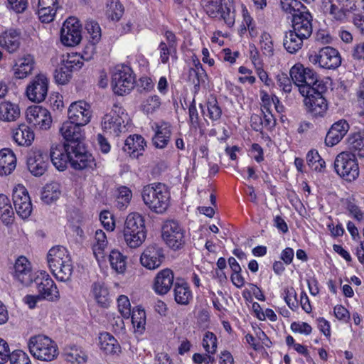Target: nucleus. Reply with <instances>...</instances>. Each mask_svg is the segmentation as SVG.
Masks as SVG:
<instances>
[{
	"label": "nucleus",
	"mask_w": 364,
	"mask_h": 364,
	"mask_svg": "<svg viewBox=\"0 0 364 364\" xmlns=\"http://www.w3.org/2000/svg\"><path fill=\"white\" fill-rule=\"evenodd\" d=\"M50 157L53 166L59 171H64L68 163L75 170H93L97 166L92 155H83L74 149L72 151L62 143L52 145Z\"/></svg>",
	"instance_id": "f257e3e1"
},
{
	"label": "nucleus",
	"mask_w": 364,
	"mask_h": 364,
	"mask_svg": "<svg viewBox=\"0 0 364 364\" xmlns=\"http://www.w3.org/2000/svg\"><path fill=\"white\" fill-rule=\"evenodd\" d=\"M141 197L144 204L156 214L164 213L170 205V189L163 183H153L144 186Z\"/></svg>",
	"instance_id": "f03ea898"
},
{
	"label": "nucleus",
	"mask_w": 364,
	"mask_h": 364,
	"mask_svg": "<svg viewBox=\"0 0 364 364\" xmlns=\"http://www.w3.org/2000/svg\"><path fill=\"white\" fill-rule=\"evenodd\" d=\"M47 261L49 268L58 280L68 282L70 279L73 266L70 255L65 247H52L48 251Z\"/></svg>",
	"instance_id": "7ed1b4c3"
},
{
	"label": "nucleus",
	"mask_w": 364,
	"mask_h": 364,
	"mask_svg": "<svg viewBox=\"0 0 364 364\" xmlns=\"http://www.w3.org/2000/svg\"><path fill=\"white\" fill-rule=\"evenodd\" d=\"M290 77L301 95L314 92L320 84H326L319 78L313 69L305 68L302 64H295L289 71Z\"/></svg>",
	"instance_id": "20e7f679"
},
{
	"label": "nucleus",
	"mask_w": 364,
	"mask_h": 364,
	"mask_svg": "<svg viewBox=\"0 0 364 364\" xmlns=\"http://www.w3.org/2000/svg\"><path fill=\"white\" fill-rule=\"evenodd\" d=\"M123 235L129 247L136 248L141 246L146 237L144 217L137 213H129L124 223Z\"/></svg>",
	"instance_id": "39448f33"
},
{
	"label": "nucleus",
	"mask_w": 364,
	"mask_h": 364,
	"mask_svg": "<svg viewBox=\"0 0 364 364\" xmlns=\"http://www.w3.org/2000/svg\"><path fill=\"white\" fill-rule=\"evenodd\" d=\"M28 347L31 354L39 360L50 362L58 355L56 343L49 337L43 335L31 337L28 342Z\"/></svg>",
	"instance_id": "423d86ee"
},
{
	"label": "nucleus",
	"mask_w": 364,
	"mask_h": 364,
	"mask_svg": "<svg viewBox=\"0 0 364 364\" xmlns=\"http://www.w3.org/2000/svg\"><path fill=\"white\" fill-rule=\"evenodd\" d=\"M80 124L66 121L60 128V132L63 137L68 149L77 151L83 155H92L87 150L84 143L85 136Z\"/></svg>",
	"instance_id": "0eeeda50"
},
{
	"label": "nucleus",
	"mask_w": 364,
	"mask_h": 364,
	"mask_svg": "<svg viewBox=\"0 0 364 364\" xmlns=\"http://www.w3.org/2000/svg\"><path fill=\"white\" fill-rule=\"evenodd\" d=\"M135 84L132 69L127 65H117L112 73L111 86L114 94L123 96L130 92Z\"/></svg>",
	"instance_id": "6e6552de"
},
{
	"label": "nucleus",
	"mask_w": 364,
	"mask_h": 364,
	"mask_svg": "<svg viewBox=\"0 0 364 364\" xmlns=\"http://www.w3.org/2000/svg\"><path fill=\"white\" fill-rule=\"evenodd\" d=\"M326 84H320L314 92L304 94V103L307 114L314 118L323 117L328 109V102L323 97L327 91Z\"/></svg>",
	"instance_id": "1a4fd4ad"
},
{
	"label": "nucleus",
	"mask_w": 364,
	"mask_h": 364,
	"mask_svg": "<svg viewBox=\"0 0 364 364\" xmlns=\"http://www.w3.org/2000/svg\"><path fill=\"white\" fill-rule=\"evenodd\" d=\"M336 172L347 181H353L359 176L356 156L350 151H343L337 155L334 161Z\"/></svg>",
	"instance_id": "9d476101"
},
{
	"label": "nucleus",
	"mask_w": 364,
	"mask_h": 364,
	"mask_svg": "<svg viewBox=\"0 0 364 364\" xmlns=\"http://www.w3.org/2000/svg\"><path fill=\"white\" fill-rule=\"evenodd\" d=\"M127 114L121 107L114 105L112 110L106 114L102 122V128L106 133L118 136L125 129V120Z\"/></svg>",
	"instance_id": "9b49d317"
},
{
	"label": "nucleus",
	"mask_w": 364,
	"mask_h": 364,
	"mask_svg": "<svg viewBox=\"0 0 364 364\" xmlns=\"http://www.w3.org/2000/svg\"><path fill=\"white\" fill-rule=\"evenodd\" d=\"M162 237L167 245L173 250L181 249L185 245V231L173 220H167L162 227Z\"/></svg>",
	"instance_id": "f8f14e48"
},
{
	"label": "nucleus",
	"mask_w": 364,
	"mask_h": 364,
	"mask_svg": "<svg viewBox=\"0 0 364 364\" xmlns=\"http://www.w3.org/2000/svg\"><path fill=\"white\" fill-rule=\"evenodd\" d=\"M80 57L77 55H68L63 59L60 65L55 69L54 77L57 83L65 85L70 81L72 73L78 70L83 65Z\"/></svg>",
	"instance_id": "ddd939ff"
},
{
	"label": "nucleus",
	"mask_w": 364,
	"mask_h": 364,
	"mask_svg": "<svg viewBox=\"0 0 364 364\" xmlns=\"http://www.w3.org/2000/svg\"><path fill=\"white\" fill-rule=\"evenodd\" d=\"M34 282L41 299L50 301H57L59 299L58 288L54 281L46 272H41Z\"/></svg>",
	"instance_id": "4468645a"
},
{
	"label": "nucleus",
	"mask_w": 364,
	"mask_h": 364,
	"mask_svg": "<svg viewBox=\"0 0 364 364\" xmlns=\"http://www.w3.org/2000/svg\"><path fill=\"white\" fill-rule=\"evenodd\" d=\"M13 202L17 215L22 219L28 218L33 210L31 200L26 188L18 186L13 191Z\"/></svg>",
	"instance_id": "2eb2a0df"
},
{
	"label": "nucleus",
	"mask_w": 364,
	"mask_h": 364,
	"mask_svg": "<svg viewBox=\"0 0 364 364\" xmlns=\"http://www.w3.org/2000/svg\"><path fill=\"white\" fill-rule=\"evenodd\" d=\"M48 79L43 74L35 76L26 87L28 98L34 102H41L45 100L48 90Z\"/></svg>",
	"instance_id": "dca6fc26"
},
{
	"label": "nucleus",
	"mask_w": 364,
	"mask_h": 364,
	"mask_svg": "<svg viewBox=\"0 0 364 364\" xmlns=\"http://www.w3.org/2000/svg\"><path fill=\"white\" fill-rule=\"evenodd\" d=\"M26 120L33 126L43 130L50 127L52 118L50 112L40 105L31 106L26 109Z\"/></svg>",
	"instance_id": "f3484780"
},
{
	"label": "nucleus",
	"mask_w": 364,
	"mask_h": 364,
	"mask_svg": "<svg viewBox=\"0 0 364 364\" xmlns=\"http://www.w3.org/2000/svg\"><path fill=\"white\" fill-rule=\"evenodd\" d=\"M310 60L314 63H318L320 67L326 69H335L341 64L339 52L330 46L321 48L318 54L310 57Z\"/></svg>",
	"instance_id": "a211bd4d"
},
{
	"label": "nucleus",
	"mask_w": 364,
	"mask_h": 364,
	"mask_svg": "<svg viewBox=\"0 0 364 364\" xmlns=\"http://www.w3.org/2000/svg\"><path fill=\"white\" fill-rule=\"evenodd\" d=\"M81 31L78 21L75 17L68 18L60 30V41L67 46L77 45L81 41Z\"/></svg>",
	"instance_id": "6ab92c4d"
},
{
	"label": "nucleus",
	"mask_w": 364,
	"mask_h": 364,
	"mask_svg": "<svg viewBox=\"0 0 364 364\" xmlns=\"http://www.w3.org/2000/svg\"><path fill=\"white\" fill-rule=\"evenodd\" d=\"M68 121L85 126L92 117L90 105L85 101L73 102L68 108Z\"/></svg>",
	"instance_id": "aec40b11"
},
{
	"label": "nucleus",
	"mask_w": 364,
	"mask_h": 364,
	"mask_svg": "<svg viewBox=\"0 0 364 364\" xmlns=\"http://www.w3.org/2000/svg\"><path fill=\"white\" fill-rule=\"evenodd\" d=\"M48 166V156L42 150H32L27 158V166L29 171L35 176H42Z\"/></svg>",
	"instance_id": "412c9836"
},
{
	"label": "nucleus",
	"mask_w": 364,
	"mask_h": 364,
	"mask_svg": "<svg viewBox=\"0 0 364 364\" xmlns=\"http://www.w3.org/2000/svg\"><path fill=\"white\" fill-rule=\"evenodd\" d=\"M164 258L163 249L156 245H152L144 250L140 262L146 269H155L161 266Z\"/></svg>",
	"instance_id": "4be33fe9"
},
{
	"label": "nucleus",
	"mask_w": 364,
	"mask_h": 364,
	"mask_svg": "<svg viewBox=\"0 0 364 364\" xmlns=\"http://www.w3.org/2000/svg\"><path fill=\"white\" fill-rule=\"evenodd\" d=\"M312 16L309 10L302 11L301 14L297 13L292 18V31L301 36L305 40L308 39L312 34Z\"/></svg>",
	"instance_id": "5701e85b"
},
{
	"label": "nucleus",
	"mask_w": 364,
	"mask_h": 364,
	"mask_svg": "<svg viewBox=\"0 0 364 364\" xmlns=\"http://www.w3.org/2000/svg\"><path fill=\"white\" fill-rule=\"evenodd\" d=\"M166 42L161 41L158 47L160 54V60L163 64H167L169 57L176 59L178 41L176 35L171 31H166L164 33Z\"/></svg>",
	"instance_id": "b1692460"
},
{
	"label": "nucleus",
	"mask_w": 364,
	"mask_h": 364,
	"mask_svg": "<svg viewBox=\"0 0 364 364\" xmlns=\"http://www.w3.org/2000/svg\"><path fill=\"white\" fill-rule=\"evenodd\" d=\"M174 274L171 269H164L159 272L154 278L153 289L159 295L166 294L174 285Z\"/></svg>",
	"instance_id": "393cba45"
},
{
	"label": "nucleus",
	"mask_w": 364,
	"mask_h": 364,
	"mask_svg": "<svg viewBox=\"0 0 364 364\" xmlns=\"http://www.w3.org/2000/svg\"><path fill=\"white\" fill-rule=\"evenodd\" d=\"M322 11L329 18L337 22L343 23L348 20L349 14L351 13L343 6L336 4L331 0H324L321 6Z\"/></svg>",
	"instance_id": "a878e982"
},
{
	"label": "nucleus",
	"mask_w": 364,
	"mask_h": 364,
	"mask_svg": "<svg viewBox=\"0 0 364 364\" xmlns=\"http://www.w3.org/2000/svg\"><path fill=\"white\" fill-rule=\"evenodd\" d=\"M349 129L348 123L341 119L335 122L326 134L325 144L328 146H333L341 141Z\"/></svg>",
	"instance_id": "bb28decb"
},
{
	"label": "nucleus",
	"mask_w": 364,
	"mask_h": 364,
	"mask_svg": "<svg viewBox=\"0 0 364 364\" xmlns=\"http://www.w3.org/2000/svg\"><path fill=\"white\" fill-rule=\"evenodd\" d=\"M20 32L16 29H9L0 35V46L9 53L16 52L21 45Z\"/></svg>",
	"instance_id": "cd10ccee"
},
{
	"label": "nucleus",
	"mask_w": 364,
	"mask_h": 364,
	"mask_svg": "<svg viewBox=\"0 0 364 364\" xmlns=\"http://www.w3.org/2000/svg\"><path fill=\"white\" fill-rule=\"evenodd\" d=\"M14 277L22 284L28 285L32 282L31 263L26 257H19L14 264Z\"/></svg>",
	"instance_id": "c85d7f7f"
},
{
	"label": "nucleus",
	"mask_w": 364,
	"mask_h": 364,
	"mask_svg": "<svg viewBox=\"0 0 364 364\" xmlns=\"http://www.w3.org/2000/svg\"><path fill=\"white\" fill-rule=\"evenodd\" d=\"M171 127L168 123L160 122L156 124L155 134L152 138L153 144L156 148H165L170 141Z\"/></svg>",
	"instance_id": "c756f323"
},
{
	"label": "nucleus",
	"mask_w": 364,
	"mask_h": 364,
	"mask_svg": "<svg viewBox=\"0 0 364 364\" xmlns=\"http://www.w3.org/2000/svg\"><path fill=\"white\" fill-rule=\"evenodd\" d=\"M91 295L98 305L107 308L109 305L110 298L107 287L102 282H95L91 286Z\"/></svg>",
	"instance_id": "7c9ffc66"
},
{
	"label": "nucleus",
	"mask_w": 364,
	"mask_h": 364,
	"mask_svg": "<svg viewBox=\"0 0 364 364\" xmlns=\"http://www.w3.org/2000/svg\"><path fill=\"white\" fill-rule=\"evenodd\" d=\"M16 166V158L9 149L0 151V176H7L12 173Z\"/></svg>",
	"instance_id": "2f4dec72"
},
{
	"label": "nucleus",
	"mask_w": 364,
	"mask_h": 364,
	"mask_svg": "<svg viewBox=\"0 0 364 364\" xmlns=\"http://www.w3.org/2000/svg\"><path fill=\"white\" fill-rule=\"evenodd\" d=\"M173 294L175 301L180 305H188L193 299L192 291L186 282L180 283L176 281L174 283Z\"/></svg>",
	"instance_id": "473e14b6"
},
{
	"label": "nucleus",
	"mask_w": 364,
	"mask_h": 364,
	"mask_svg": "<svg viewBox=\"0 0 364 364\" xmlns=\"http://www.w3.org/2000/svg\"><path fill=\"white\" fill-rule=\"evenodd\" d=\"M34 58L31 55H27L19 58L14 66L16 77L23 79L29 75L33 69Z\"/></svg>",
	"instance_id": "72a5a7b5"
},
{
	"label": "nucleus",
	"mask_w": 364,
	"mask_h": 364,
	"mask_svg": "<svg viewBox=\"0 0 364 364\" xmlns=\"http://www.w3.org/2000/svg\"><path fill=\"white\" fill-rule=\"evenodd\" d=\"M13 138L20 146H29L34 140V133L29 127L21 124L14 130Z\"/></svg>",
	"instance_id": "f704fd0d"
},
{
	"label": "nucleus",
	"mask_w": 364,
	"mask_h": 364,
	"mask_svg": "<svg viewBox=\"0 0 364 364\" xmlns=\"http://www.w3.org/2000/svg\"><path fill=\"white\" fill-rule=\"evenodd\" d=\"M99 339L100 349L106 354L115 355L120 352L121 348L119 343L110 333H102Z\"/></svg>",
	"instance_id": "c9c22d12"
},
{
	"label": "nucleus",
	"mask_w": 364,
	"mask_h": 364,
	"mask_svg": "<svg viewBox=\"0 0 364 364\" xmlns=\"http://www.w3.org/2000/svg\"><path fill=\"white\" fill-rule=\"evenodd\" d=\"M304 40H305L304 38L293 32L292 30H289L285 33L283 45L287 52L293 54L302 48Z\"/></svg>",
	"instance_id": "e433bc0d"
},
{
	"label": "nucleus",
	"mask_w": 364,
	"mask_h": 364,
	"mask_svg": "<svg viewBox=\"0 0 364 364\" xmlns=\"http://www.w3.org/2000/svg\"><path fill=\"white\" fill-rule=\"evenodd\" d=\"M348 149L354 156L364 158V132L350 134L348 139Z\"/></svg>",
	"instance_id": "4c0bfd02"
},
{
	"label": "nucleus",
	"mask_w": 364,
	"mask_h": 364,
	"mask_svg": "<svg viewBox=\"0 0 364 364\" xmlns=\"http://www.w3.org/2000/svg\"><path fill=\"white\" fill-rule=\"evenodd\" d=\"M14 219V211L10 199L4 194H0V220L4 224H11Z\"/></svg>",
	"instance_id": "58836bf2"
},
{
	"label": "nucleus",
	"mask_w": 364,
	"mask_h": 364,
	"mask_svg": "<svg viewBox=\"0 0 364 364\" xmlns=\"http://www.w3.org/2000/svg\"><path fill=\"white\" fill-rule=\"evenodd\" d=\"M146 146V141L141 135H130L127 138L124 143V150H129L134 156L141 155Z\"/></svg>",
	"instance_id": "ea45409f"
},
{
	"label": "nucleus",
	"mask_w": 364,
	"mask_h": 364,
	"mask_svg": "<svg viewBox=\"0 0 364 364\" xmlns=\"http://www.w3.org/2000/svg\"><path fill=\"white\" fill-rule=\"evenodd\" d=\"M107 243L108 242L105 232L102 230H96L92 251L97 260L100 261L105 257V250L107 246Z\"/></svg>",
	"instance_id": "a19ab883"
},
{
	"label": "nucleus",
	"mask_w": 364,
	"mask_h": 364,
	"mask_svg": "<svg viewBox=\"0 0 364 364\" xmlns=\"http://www.w3.org/2000/svg\"><path fill=\"white\" fill-rule=\"evenodd\" d=\"M61 195V186L58 182L52 181L47 183L41 194V199L49 204L58 200Z\"/></svg>",
	"instance_id": "79ce46f5"
},
{
	"label": "nucleus",
	"mask_w": 364,
	"mask_h": 364,
	"mask_svg": "<svg viewBox=\"0 0 364 364\" xmlns=\"http://www.w3.org/2000/svg\"><path fill=\"white\" fill-rule=\"evenodd\" d=\"M20 115V109L17 105L9 102L0 104V119L6 122L15 121Z\"/></svg>",
	"instance_id": "37998d69"
},
{
	"label": "nucleus",
	"mask_w": 364,
	"mask_h": 364,
	"mask_svg": "<svg viewBox=\"0 0 364 364\" xmlns=\"http://www.w3.org/2000/svg\"><path fill=\"white\" fill-rule=\"evenodd\" d=\"M208 75L205 70L195 71L188 70V80L193 85V92L197 94L201 86L205 87Z\"/></svg>",
	"instance_id": "c03bdc74"
},
{
	"label": "nucleus",
	"mask_w": 364,
	"mask_h": 364,
	"mask_svg": "<svg viewBox=\"0 0 364 364\" xmlns=\"http://www.w3.org/2000/svg\"><path fill=\"white\" fill-rule=\"evenodd\" d=\"M111 267L117 273H123L126 269L127 257L119 250H113L109 255Z\"/></svg>",
	"instance_id": "a18cd8bd"
},
{
	"label": "nucleus",
	"mask_w": 364,
	"mask_h": 364,
	"mask_svg": "<svg viewBox=\"0 0 364 364\" xmlns=\"http://www.w3.org/2000/svg\"><path fill=\"white\" fill-rule=\"evenodd\" d=\"M161 105V98L156 95H150L142 100L140 109L146 114H153L157 111Z\"/></svg>",
	"instance_id": "49530a36"
},
{
	"label": "nucleus",
	"mask_w": 364,
	"mask_h": 364,
	"mask_svg": "<svg viewBox=\"0 0 364 364\" xmlns=\"http://www.w3.org/2000/svg\"><path fill=\"white\" fill-rule=\"evenodd\" d=\"M124 14V7L119 0H107L106 15L112 21H119Z\"/></svg>",
	"instance_id": "de8ad7c7"
},
{
	"label": "nucleus",
	"mask_w": 364,
	"mask_h": 364,
	"mask_svg": "<svg viewBox=\"0 0 364 364\" xmlns=\"http://www.w3.org/2000/svg\"><path fill=\"white\" fill-rule=\"evenodd\" d=\"M308 166L316 171L321 172L326 167L325 161L321 157L318 151L311 149L306 154Z\"/></svg>",
	"instance_id": "09e8293b"
},
{
	"label": "nucleus",
	"mask_w": 364,
	"mask_h": 364,
	"mask_svg": "<svg viewBox=\"0 0 364 364\" xmlns=\"http://www.w3.org/2000/svg\"><path fill=\"white\" fill-rule=\"evenodd\" d=\"M208 117L213 121H218L222 116V109L220 107L216 97L210 95L206 102Z\"/></svg>",
	"instance_id": "8fccbe9b"
},
{
	"label": "nucleus",
	"mask_w": 364,
	"mask_h": 364,
	"mask_svg": "<svg viewBox=\"0 0 364 364\" xmlns=\"http://www.w3.org/2000/svg\"><path fill=\"white\" fill-rule=\"evenodd\" d=\"M65 355L66 360L73 364H85L87 360L86 353L75 346L68 350Z\"/></svg>",
	"instance_id": "3c124183"
},
{
	"label": "nucleus",
	"mask_w": 364,
	"mask_h": 364,
	"mask_svg": "<svg viewBox=\"0 0 364 364\" xmlns=\"http://www.w3.org/2000/svg\"><path fill=\"white\" fill-rule=\"evenodd\" d=\"M281 6L285 12L291 14L293 17L296 13L300 14L308 10L299 0H281Z\"/></svg>",
	"instance_id": "603ef678"
},
{
	"label": "nucleus",
	"mask_w": 364,
	"mask_h": 364,
	"mask_svg": "<svg viewBox=\"0 0 364 364\" xmlns=\"http://www.w3.org/2000/svg\"><path fill=\"white\" fill-rule=\"evenodd\" d=\"M132 323L138 331L142 332L145 329L146 313L144 309L139 307L134 309L131 313Z\"/></svg>",
	"instance_id": "864d4df0"
},
{
	"label": "nucleus",
	"mask_w": 364,
	"mask_h": 364,
	"mask_svg": "<svg viewBox=\"0 0 364 364\" xmlns=\"http://www.w3.org/2000/svg\"><path fill=\"white\" fill-rule=\"evenodd\" d=\"M202 5L206 14L212 18L218 17L223 7L221 0H203Z\"/></svg>",
	"instance_id": "5fc2aeb1"
},
{
	"label": "nucleus",
	"mask_w": 364,
	"mask_h": 364,
	"mask_svg": "<svg viewBox=\"0 0 364 364\" xmlns=\"http://www.w3.org/2000/svg\"><path fill=\"white\" fill-rule=\"evenodd\" d=\"M132 197L131 190L126 186H121L118 188V196L116 200L117 206L122 210L127 207Z\"/></svg>",
	"instance_id": "6e6d98bb"
},
{
	"label": "nucleus",
	"mask_w": 364,
	"mask_h": 364,
	"mask_svg": "<svg viewBox=\"0 0 364 364\" xmlns=\"http://www.w3.org/2000/svg\"><path fill=\"white\" fill-rule=\"evenodd\" d=\"M85 29L90 34L91 42L93 45L97 43L101 39V28L97 22L93 20H88L85 23Z\"/></svg>",
	"instance_id": "4d7b16f0"
},
{
	"label": "nucleus",
	"mask_w": 364,
	"mask_h": 364,
	"mask_svg": "<svg viewBox=\"0 0 364 364\" xmlns=\"http://www.w3.org/2000/svg\"><path fill=\"white\" fill-rule=\"evenodd\" d=\"M217 337L210 331H207L203 338V346L208 354H215L217 350Z\"/></svg>",
	"instance_id": "13d9d810"
},
{
	"label": "nucleus",
	"mask_w": 364,
	"mask_h": 364,
	"mask_svg": "<svg viewBox=\"0 0 364 364\" xmlns=\"http://www.w3.org/2000/svg\"><path fill=\"white\" fill-rule=\"evenodd\" d=\"M9 359L11 364H31L29 356L21 350L13 351Z\"/></svg>",
	"instance_id": "bf43d9fd"
},
{
	"label": "nucleus",
	"mask_w": 364,
	"mask_h": 364,
	"mask_svg": "<svg viewBox=\"0 0 364 364\" xmlns=\"http://www.w3.org/2000/svg\"><path fill=\"white\" fill-rule=\"evenodd\" d=\"M118 309L122 316L129 318L131 315L130 302L127 296L121 295L117 299Z\"/></svg>",
	"instance_id": "052dcab7"
},
{
	"label": "nucleus",
	"mask_w": 364,
	"mask_h": 364,
	"mask_svg": "<svg viewBox=\"0 0 364 364\" xmlns=\"http://www.w3.org/2000/svg\"><path fill=\"white\" fill-rule=\"evenodd\" d=\"M58 8L39 7L38 14L39 19L43 23H49L54 18Z\"/></svg>",
	"instance_id": "680f3d73"
},
{
	"label": "nucleus",
	"mask_w": 364,
	"mask_h": 364,
	"mask_svg": "<svg viewBox=\"0 0 364 364\" xmlns=\"http://www.w3.org/2000/svg\"><path fill=\"white\" fill-rule=\"evenodd\" d=\"M100 220L102 225L108 231H112L115 227V223L112 214L107 211H102L100 215Z\"/></svg>",
	"instance_id": "e2e57ef3"
},
{
	"label": "nucleus",
	"mask_w": 364,
	"mask_h": 364,
	"mask_svg": "<svg viewBox=\"0 0 364 364\" xmlns=\"http://www.w3.org/2000/svg\"><path fill=\"white\" fill-rule=\"evenodd\" d=\"M260 43L261 48L265 55H272L273 54V43L269 33H263L262 34Z\"/></svg>",
	"instance_id": "0e129e2a"
},
{
	"label": "nucleus",
	"mask_w": 364,
	"mask_h": 364,
	"mask_svg": "<svg viewBox=\"0 0 364 364\" xmlns=\"http://www.w3.org/2000/svg\"><path fill=\"white\" fill-rule=\"evenodd\" d=\"M277 83L280 88L284 92L289 93L292 90V79L289 78L285 73H282L277 75Z\"/></svg>",
	"instance_id": "69168bd1"
},
{
	"label": "nucleus",
	"mask_w": 364,
	"mask_h": 364,
	"mask_svg": "<svg viewBox=\"0 0 364 364\" xmlns=\"http://www.w3.org/2000/svg\"><path fill=\"white\" fill-rule=\"evenodd\" d=\"M154 83L152 80L148 77H141L139 80L137 85V91L140 94L149 92L154 88Z\"/></svg>",
	"instance_id": "338daca9"
},
{
	"label": "nucleus",
	"mask_w": 364,
	"mask_h": 364,
	"mask_svg": "<svg viewBox=\"0 0 364 364\" xmlns=\"http://www.w3.org/2000/svg\"><path fill=\"white\" fill-rule=\"evenodd\" d=\"M284 294V300L288 306L291 309H294V308L297 307L298 301L296 298V294L294 288L291 287L290 289H285Z\"/></svg>",
	"instance_id": "774afa93"
}]
</instances>
